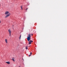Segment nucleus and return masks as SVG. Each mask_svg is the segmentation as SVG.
<instances>
[{
	"instance_id": "obj_1",
	"label": "nucleus",
	"mask_w": 67,
	"mask_h": 67,
	"mask_svg": "<svg viewBox=\"0 0 67 67\" xmlns=\"http://www.w3.org/2000/svg\"><path fill=\"white\" fill-rule=\"evenodd\" d=\"M28 36L27 37V39L28 41H30V37H31V34L28 35Z\"/></svg>"
},
{
	"instance_id": "obj_2",
	"label": "nucleus",
	"mask_w": 67,
	"mask_h": 67,
	"mask_svg": "<svg viewBox=\"0 0 67 67\" xmlns=\"http://www.w3.org/2000/svg\"><path fill=\"white\" fill-rule=\"evenodd\" d=\"M10 13H9L5 16V18H7V17H8V16H10Z\"/></svg>"
},
{
	"instance_id": "obj_3",
	"label": "nucleus",
	"mask_w": 67,
	"mask_h": 67,
	"mask_svg": "<svg viewBox=\"0 0 67 67\" xmlns=\"http://www.w3.org/2000/svg\"><path fill=\"white\" fill-rule=\"evenodd\" d=\"M9 13V12L7 11L5 12V15H7V14H8Z\"/></svg>"
},
{
	"instance_id": "obj_4",
	"label": "nucleus",
	"mask_w": 67,
	"mask_h": 67,
	"mask_svg": "<svg viewBox=\"0 0 67 67\" xmlns=\"http://www.w3.org/2000/svg\"><path fill=\"white\" fill-rule=\"evenodd\" d=\"M8 32H9V34L11 33V31L10 29H9Z\"/></svg>"
},
{
	"instance_id": "obj_5",
	"label": "nucleus",
	"mask_w": 67,
	"mask_h": 67,
	"mask_svg": "<svg viewBox=\"0 0 67 67\" xmlns=\"http://www.w3.org/2000/svg\"><path fill=\"white\" fill-rule=\"evenodd\" d=\"M12 60L14 61V62L15 61V60H14V58L13 57L12 58Z\"/></svg>"
},
{
	"instance_id": "obj_6",
	"label": "nucleus",
	"mask_w": 67,
	"mask_h": 67,
	"mask_svg": "<svg viewBox=\"0 0 67 67\" xmlns=\"http://www.w3.org/2000/svg\"><path fill=\"white\" fill-rule=\"evenodd\" d=\"M5 42L6 43H8V41H7V39H5Z\"/></svg>"
},
{
	"instance_id": "obj_7",
	"label": "nucleus",
	"mask_w": 67,
	"mask_h": 67,
	"mask_svg": "<svg viewBox=\"0 0 67 67\" xmlns=\"http://www.w3.org/2000/svg\"><path fill=\"white\" fill-rule=\"evenodd\" d=\"M6 63L8 64H10V62H6Z\"/></svg>"
},
{
	"instance_id": "obj_8",
	"label": "nucleus",
	"mask_w": 67,
	"mask_h": 67,
	"mask_svg": "<svg viewBox=\"0 0 67 67\" xmlns=\"http://www.w3.org/2000/svg\"><path fill=\"white\" fill-rule=\"evenodd\" d=\"M31 44V41L29 42V44Z\"/></svg>"
},
{
	"instance_id": "obj_9",
	"label": "nucleus",
	"mask_w": 67,
	"mask_h": 67,
	"mask_svg": "<svg viewBox=\"0 0 67 67\" xmlns=\"http://www.w3.org/2000/svg\"><path fill=\"white\" fill-rule=\"evenodd\" d=\"M28 48H27V46H26V49H28Z\"/></svg>"
},
{
	"instance_id": "obj_10",
	"label": "nucleus",
	"mask_w": 67,
	"mask_h": 67,
	"mask_svg": "<svg viewBox=\"0 0 67 67\" xmlns=\"http://www.w3.org/2000/svg\"><path fill=\"white\" fill-rule=\"evenodd\" d=\"M21 35H20V36L19 37V40H20L21 39Z\"/></svg>"
},
{
	"instance_id": "obj_11",
	"label": "nucleus",
	"mask_w": 67,
	"mask_h": 67,
	"mask_svg": "<svg viewBox=\"0 0 67 67\" xmlns=\"http://www.w3.org/2000/svg\"><path fill=\"white\" fill-rule=\"evenodd\" d=\"M21 9H22V6H21Z\"/></svg>"
},
{
	"instance_id": "obj_12",
	"label": "nucleus",
	"mask_w": 67,
	"mask_h": 67,
	"mask_svg": "<svg viewBox=\"0 0 67 67\" xmlns=\"http://www.w3.org/2000/svg\"><path fill=\"white\" fill-rule=\"evenodd\" d=\"M30 42H31V43L32 42H33V41H32V40H30Z\"/></svg>"
},
{
	"instance_id": "obj_13",
	"label": "nucleus",
	"mask_w": 67,
	"mask_h": 67,
	"mask_svg": "<svg viewBox=\"0 0 67 67\" xmlns=\"http://www.w3.org/2000/svg\"><path fill=\"white\" fill-rule=\"evenodd\" d=\"M9 36H11V33L9 34Z\"/></svg>"
},
{
	"instance_id": "obj_14",
	"label": "nucleus",
	"mask_w": 67,
	"mask_h": 67,
	"mask_svg": "<svg viewBox=\"0 0 67 67\" xmlns=\"http://www.w3.org/2000/svg\"><path fill=\"white\" fill-rule=\"evenodd\" d=\"M27 9H28V8H27L26 10V11Z\"/></svg>"
},
{
	"instance_id": "obj_15",
	"label": "nucleus",
	"mask_w": 67,
	"mask_h": 67,
	"mask_svg": "<svg viewBox=\"0 0 67 67\" xmlns=\"http://www.w3.org/2000/svg\"><path fill=\"white\" fill-rule=\"evenodd\" d=\"M31 55L32 54V52H30Z\"/></svg>"
},
{
	"instance_id": "obj_16",
	"label": "nucleus",
	"mask_w": 67,
	"mask_h": 67,
	"mask_svg": "<svg viewBox=\"0 0 67 67\" xmlns=\"http://www.w3.org/2000/svg\"><path fill=\"white\" fill-rule=\"evenodd\" d=\"M31 55V54H30L29 55V56H30Z\"/></svg>"
},
{
	"instance_id": "obj_17",
	"label": "nucleus",
	"mask_w": 67,
	"mask_h": 67,
	"mask_svg": "<svg viewBox=\"0 0 67 67\" xmlns=\"http://www.w3.org/2000/svg\"><path fill=\"white\" fill-rule=\"evenodd\" d=\"M1 23V21H0V23Z\"/></svg>"
},
{
	"instance_id": "obj_18",
	"label": "nucleus",
	"mask_w": 67,
	"mask_h": 67,
	"mask_svg": "<svg viewBox=\"0 0 67 67\" xmlns=\"http://www.w3.org/2000/svg\"><path fill=\"white\" fill-rule=\"evenodd\" d=\"M31 35H33V34H31Z\"/></svg>"
},
{
	"instance_id": "obj_19",
	"label": "nucleus",
	"mask_w": 67,
	"mask_h": 67,
	"mask_svg": "<svg viewBox=\"0 0 67 67\" xmlns=\"http://www.w3.org/2000/svg\"><path fill=\"white\" fill-rule=\"evenodd\" d=\"M23 60H24L23 59Z\"/></svg>"
},
{
	"instance_id": "obj_20",
	"label": "nucleus",
	"mask_w": 67,
	"mask_h": 67,
	"mask_svg": "<svg viewBox=\"0 0 67 67\" xmlns=\"http://www.w3.org/2000/svg\"><path fill=\"white\" fill-rule=\"evenodd\" d=\"M19 67H21V66H19Z\"/></svg>"
}]
</instances>
